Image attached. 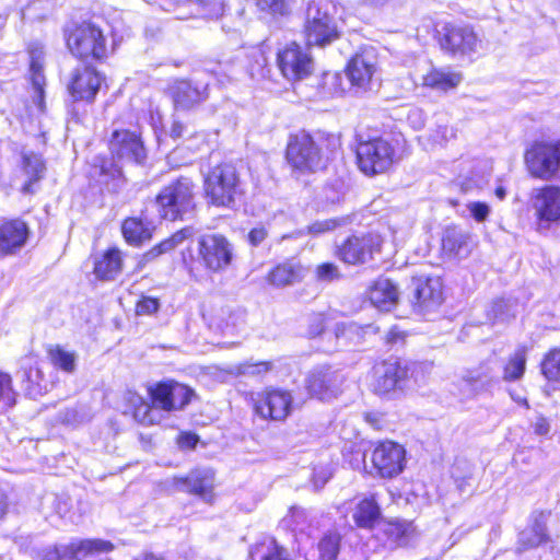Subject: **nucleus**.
Listing matches in <instances>:
<instances>
[{"instance_id": "1", "label": "nucleus", "mask_w": 560, "mask_h": 560, "mask_svg": "<svg viewBox=\"0 0 560 560\" xmlns=\"http://www.w3.org/2000/svg\"><path fill=\"white\" fill-rule=\"evenodd\" d=\"M340 150L341 141L335 133L301 128L288 135L283 159L292 174L312 175L326 171Z\"/></svg>"}, {"instance_id": "2", "label": "nucleus", "mask_w": 560, "mask_h": 560, "mask_svg": "<svg viewBox=\"0 0 560 560\" xmlns=\"http://www.w3.org/2000/svg\"><path fill=\"white\" fill-rule=\"evenodd\" d=\"M148 399L130 392L126 405L133 419L145 427L160 423L156 411L172 413L184 410L196 397L194 388L174 378H165L147 386Z\"/></svg>"}, {"instance_id": "3", "label": "nucleus", "mask_w": 560, "mask_h": 560, "mask_svg": "<svg viewBox=\"0 0 560 560\" xmlns=\"http://www.w3.org/2000/svg\"><path fill=\"white\" fill-rule=\"evenodd\" d=\"M61 34L66 50L81 63H107L119 47L115 32L104 30L90 19L69 21Z\"/></svg>"}, {"instance_id": "4", "label": "nucleus", "mask_w": 560, "mask_h": 560, "mask_svg": "<svg viewBox=\"0 0 560 560\" xmlns=\"http://www.w3.org/2000/svg\"><path fill=\"white\" fill-rule=\"evenodd\" d=\"M354 163L360 173L376 177L392 173L406 156V140L401 136H354Z\"/></svg>"}, {"instance_id": "5", "label": "nucleus", "mask_w": 560, "mask_h": 560, "mask_svg": "<svg viewBox=\"0 0 560 560\" xmlns=\"http://www.w3.org/2000/svg\"><path fill=\"white\" fill-rule=\"evenodd\" d=\"M234 246L222 233H203L197 237L196 252L186 247L180 252V262L195 280L205 275H215L226 270L234 260Z\"/></svg>"}, {"instance_id": "6", "label": "nucleus", "mask_w": 560, "mask_h": 560, "mask_svg": "<svg viewBox=\"0 0 560 560\" xmlns=\"http://www.w3.org/2000/svg\"><path fill=\"white\" fill-rule=\"evenodd\" d=\"M245 184L237 165L221 161L211 166L203 176L202 194L208 206L232 209L245 195Z\"/></svg>"}, {"instance_id": "7", "label": "nucleus", "mask_w": 560, "mask_h": 560, "mask_svg": "<svg viewBox=\"0 0 560 560\" xmlns=\"http://www.w3.org/2000/svg\"><path fill=\"white\" fill-rule=\"evenodd\" d=\"M153 203L160 221H184L197 209V185L190 176L179 175L158 190Z\"/></svg>"}, {"instance_id": "8", "label": "nucleus", "mask_w": 560, "mask_h": 560, "mask_svg": "<svg viewBox=\"0 0 560 560\" xmlns=\"http://www.w3.org/2000/svg\"><path fill=\"white\" fill-rule=\"evenodd\" d=\"M415 372L413 363L397 355L377 358L369 371L370 390L378 397L402 392Z\"/></svg>"}, {"instance_id": "9", "label": "nucleus", "mask_w": 560, "mask_h": 560, "mask_svg": "<svg viewBox=\"0 0 560 560\" xmlns=\"http://www.w3.org/2000/svg\"><path fill=\"white\" fill-rule=\"evenodd\" d=\"M523 163L529 178L549 182L560 174V138H538L523 152Z\"/></svg>"}, {"instance_id": "10", "label": "nucleus", "mask_w": 560, "mask_h": 560, "mask_svg": "<svg viewBox=\"0 0 560 560\" xmlns=\"http://www.w3.org/2000/svg\"><path fill=\"white\" fill-rule=\"evenodd\" d=\"M96 65L81 63L69 72L66 92L72 105H93L101 93L107 92V77Z\"/></svg>"}, {"instance_id": "11", "label": "nucleus", "mask_w": 560, "mask_h": 560, "mask_svg": "<svg viewBox=\"0 0 560 560\" xmlns=\"http://www.w3.org/2000/svg\"><path fill=\"white\" fill-rule=\"evenodd\" d=\"M383 245L384 238L377 232H354L335 246L334 256L346 266L359 267L381 255Z\"/></svg>"}, {"instance_id": "12", "label": "nucleus", "mask_w": 560, "mask_h": 560, "mask_svg": "<svg viewBox=\"0 0 560 560\" xmlns=\"http://www.w3.org/2000/svg\"><path fill=\"white\" fill-rule=\"evenodd\" d=\"M112 160L143 166L148 161V148L139 129L115 128L106 140Z\"/></svg>"}, {"instance_id": "13", "label": "nucleus", "mask_w": 560, "mask_h": 560, "mask_svg": "<svg viewBox=\"0 0 560 560\" xmlns=\"http://www.w3.org/2000/svg\"><path fill=\"white\" fill-rule=\"evenodd\" d=\"M292 393L282 387L266 386L252 400L253 413L267 422H284L292 413Z\"/></svg>"}, {"instance_id": "14", "label": "nucleus", "mask_w": 560, "mask_h": 560, "mask_svg": "<svg viewBox=\"0 0 560 560\" xmlns=\"http://www.w3.org/2000/svg\"><path fill=\"white\" fill-rule=\"evenodd\" d=\"M434 39L440 49L448 56H465L476 50L479 38L474 27L467 23L445 22L435 27Z\"/></svg>"}, {"instance_id": "15", "label": "nucleus", "mask_w": 560, "mask_h": 560, "mask_svg": "<svg viewBox=\"0 0 560 560\" xmlns=\"http://www.w3.org/2000/svg\"><path fill=\"white\" fill-rule=\"evenodd\" d=\"M173 108L191 112L205 104L210 96V84L189 77L175 78L165 89Z\"/></svg>"}, {"instance_id": "16", "label": "nucleus", "mask_w": 560, "mask_h": 560, "mask_svg": "<svg viewBox=\"0 0 560 560\" xmlns=\"http://www.w3.org/2000/svg\"><path fill=\"white\" fill-rule=\"evenodd\" d=\"M276 63L280 74L290 82L308 78L314 70L312 55L295 40L287 43L276 54Z\"/></svg>"}, {"instance_id": "17", "label": "nucleus", "mask_w": 560, "mask_h": 560, "mask_svg": "<svg viewBox=\"0 0 560 560\" xmlns=\"http://www.w3.org/2000/svg\"><path fill=\"white\" fill-rule=\"evenodd\" d=\"M536 230L538 232L560 224V186L545 184L535 188L530 196Z\"/></svg>"}, {"instance_id": "18", "label": "nucleus", "mask_w": 560, "mask_h": 560, "mask_svg": "<svg viewBox=\"0 0 560 560\" xmlns=\"http://www.w3.org/2000/svg\"><path fill=\"white\" fill-rule=\"evenodd\" d=\"M370 462L380 478L393 479L405 469L406 450L392 440L377 441L371 450Z\"/></svg>"}, {"instance_id": "19", "label": "nucleus", "mask_w": 560, "mask_h": 560, "mask_svg": "<svg viewBox=\"0 0 560 560\" xmlns=\"http://www.w3.org/2000/svg\"><path fill=\"white\" fill-rule=\"evenodd\" d=\"M411 285L409 303L415 313H431L443 304L445 300L444 288L439 277H415L412 278Z\"/></svg>"}, {"instance_id": "20", "label": "nucleus", "mask_w": 560, "mask_h": 560, "mask_svg": "<svg viewBox=\"0 0 560 560\" xmlns=\"http://www.w3.org/2000/svg\"><path fill=\"white\" fill-rule=\"evenodd\" d=\"M343 378L337 370L324 364L313 368L306 375L304 388L308 398L329 401L342 393Z\"/></svg>"}, {"instance_id": "21", "label": "nucleus", "mask_w": 560, "mask_h": 560, "mask_svg": "<svg viewBox=\"0 0 560 560\" xmlns=\"http://www.w3.org/2000/svg\"><path fill=\"white\" fill-rule=\"evenodd\" d=\"M340 31L327 12L319 8L308 7L307 18L303 25V36L307 47H325L340 37Z\"/></svg>"}, {"instance_id": "22", "label": "nucleus", "mask_w": 560, "mask_h": 560, "mask_svg": "<svg viewBox=\"0 0 560 560\" xmlns=\"http://www.w3.org/2000/svg\"><path fill=\"white\" fill-rule=\"evenodd\" d=\"M215 475L212 467H194L187 475H176L172 485L189 495L198 497L206 503L215 501Z\"/></svg>"}, {"instance_id": "23", "label": "nucleus", "mask_w": 560, "mask_h": 560, "mask_svg": "<svg viewBox=\"0 0 560 560\" xmlns=\"http://www.w3.org/2000/svg\"><path fill=\"white\" fill-rule=\"evenodd\" d=\"M377 71L376 56L368 49H360L354 52L345 67V73L350 86L359 92L371 90Z\"/></svg>"}, {"instance_id": "24", "label": "nucleus", "mask_w": 560, "mask_h": 560, "mask_svg": "<svg viewBox=\"0 0 560 560\" xmlns=\"http://www.w3.org/2000/svg\"><path fill=\"white\" fill-rule=\"evenodd\" d=\"M119 231L127 245L139 248L152 241L156 225L149 218L148 209L143 208L139 214L125 217L120 222Z\"/></svg>"}, {"instance_id": "25", "label": "nucleus", "mask_w": 560, "mask_h": 560, "mask_svg": "<svg viewBox=\"0 0 560 560\" xmlns=\"http://www.w3.org/2000/svg\"><path fill=\"white\" fill-rule=\"evenodd\" d=\"M31 228L22 218H5L0 222V257L14 256L26 245Z\"/></svg>"}, {"instance_id": "26", "label": "nucleus", "mask_w": 560, "mask_h": 560, "mask_svg": "<svg viewBox=\"0 0 560 560\" xmlns=\"http://www.w3.org/2000/svg\"><path fill=\"white\" fill-rule=\"evenodd\" d=\"M92 273L101 282L116 280L124 271L125 254L117 246L112 245L91 256Z\"/></svg>"}, {"instance_id": "27", "label": "nucleus", "mask_w": 560, "mask_h": 560, "mask_svg": "<svg viewBox=\"0 0 560 560\" xmlns=\"http://www.w3.org/2000/svg\"><path fill=\"white\" fill-rule=\"evenodd\" d=\"M364 298L375 308L389 312L398 304L399 290L392 279L382 275L368 284Z\"/></svg>"}, {"instance_id": "28", "label": "nucleus", "mask_w": 560, "mask_h": 560, "mask_svg": "<svg viewBox=\"0 0 560 560\" xmlns=\"http://www.w3.org/2000/svg\"><path fill=\"white\" fill-rule=\"evenodd\" d=\"M306 275L305 266L294 258H287L275 264L266 273L268 285L281 289L302 282Z\"/></svg>"}, {"instance_id": "29", "label": "nucleus", "mask_w": 560, "mask_h": 560, "mask_svg": "<svg viewBox=\"0 0 560 560\" xmlns=\"http://www.w3.org/2000/svg\"><path fill=\"white\" fill-rule=\"evenodd\" d=\"M472 249V237L458 225L451 224L444 228L441 235L440 254L448 259L467 257Z\"/></svg>"}, {"instance_id": "30", "label": "nucleus", "mask_w": 560, "mask_h": 560, "mask_svg": "<svg viewBox=\"0 0 560 560\" xmlns=\"http://www.w3.org/2000/svg\"><path fill=\"white\" fill-rule=\"evenodd\" d=\"M463 81L462 72L450 67H432L421 77L425 90L446 94L456 90Z\"/></svg>"}, {"instance_id": "31", "label": "nucleus", "mask_w": 560, "mask_h": 560, "mask_svg": "<svg viewBox=\"0 0 560 560\" xmlns=\"http://www.w3.org/2000/svg\"><path fill=\"white\" fill-rule=\"evenodd\" d=\"M191 234V226H184L176 230L167 237L161 240L149 249L140 254L137 258L136 269L142 270L145 266L156 260L160 256L174 250L177 246L189 238Z\"/></svg>"}, {"instance_id": "32", "label": "nucleus", "mask_w": 560, "mask_h": 560, "mask_svg": "<svg viewBox=\"0 0 560 560\" xmlns=\"http://www.w3.org/2000/svg\"><path fill=\"white\" fill-rule=\"evenodd\" d=\"M352 520L358 528L374 529L383 521L377 494L371 493L361 498L354 506Z\"/></svg>"}, {"instance_id": "33", "label": "nucleus", "mask_w": 560, "mask_h": 560, "mask_svg": "<svg viewBox=\"0 0 560 560\" xmlns=\"http://www.w3.org/2000/svg\"><path fill=\"white\" fill-rule=\"evenodd\" d=\"M30 58V80L37 96V104L40 108L45 104V85L46 78L44 74V48L39 43H30L26 47Z\"/></svg>"}, {"instance_id": "34", "label": "nucleus", "mask_w": 560, "mask_h": 560, "mask_svg": "<svg viewBox=\"0 0 560 560\" xmlns=\"http://www.w3.org/2000/svg\"><path fill=\"white\" fill-rule=\"evenodd\" d=\"M248 560H295L276 537L258 540L248 548Z\"/></svg>"}, {"instance_id": "35", "label": "nucleus", "mask_w": 560, "mask_h": 560, "mask_svg": "<svg viewBox=\"0 0 560 560\" xmlns=\"http://www.w3.org/2000/svg\"><path fill=\"white\" fill-rule=\"evenodd\" d=\"M383 535L392 549L404 548L415 535L413 521L404 518H388L383 521Z\"/></svg>"}, {"instance_id": "36", "label": "nucleus", "mask_w": 560, "mask_h": 560, "mask_svg": "<svg viewBox=\"0 0 560 560\" xmlns=\"http://www.w3.org/2000/svg\"><path fill=\"white\" fill-rule=\"evenodd\" d=\"M528 347L520 345L508 357L502 366V380L505 383H514L522 380L526 372Z\"/></svg>"}, {"instance_id": "37", "label": "nucleus", "mask_w": 560, "mask_h": 560, "mask_svg": "<svg viewBox=\"0 0 560 560\" xmlns=\"http://www.w3.org/2000/svg\"><path fill=\"white\" fill-rule=\"evenodd\" d=\"M538 370L546 384L560 388V345L551 346L542 353Z\"/></svg>"}, {"instance_id": "38", "label": "nucleus", "mask_w": 560, "mask_h": 560, "mask_svg": "<svg viewBox=\"0 0 560 560\" xmlns=\"http://www.w3.org/2000/svg\"><path fill=\"white\" fill-rule=\"evenodd\" d=\"M48 362L58 371L72 374L77 369V354L74 351H68L63 346L50 343L45 347Z\"/></svg>"}, {"instance_id": "39", "label": "nucleus", "mask_w": 560, "mask_h": 560, "mask_svg": "<svg viewBox=\"0 0 560 560\" xmlns=\"http://www.w3.org/2000/svg\"><path fill=\"white\" fill-rule=\"evenodd\" d=\"M183 2L189 7H196L198 13L194 18L205 21H219L228 12L225 0H183Z\"/></svg>"}, {"instance_id": "40", "label": "nucleus", "mask_w": 560, "mask_h": 560, "mask_svg": "<svg viewBox=\"0 0 560 560\" xmlns=\"http://www.w3.org/2000/svg\"><path fill=\"white\" fill-rule=\"evenodd\" d=\"M342 535L337 529L325 532L316 544L317 560H337L341 550Z\"/></svg>"}, {"instance_id": "41", "label": "nucleus", "mask_w": 560, "mask_h": 560, "mask_svg": "<svg viewBox=\"0 0 560 560\" xmlns=\"http://www.w3.org/2000/svg\"><path fill=\"white\" fill-rule=\"evenodd\" d=\"M295 0H253L256 10L271 19H284L292 14Z\"/></svg>"}, {"instance_id": "42", "label": "nucleus", "mask_w": 560, "mask_h": 560, "mask_svg": "<svg viewBox=\"0 0 560 560\" xmlns=\"http://www.w3.org/2000/svg\"><path fill=\"white\" fill-rule=\"evenodd\" d=\"M77 556H92L100 553H109L115 549V545L110 540L101 538H88L72 541Z\"/></svg>"}, {"instance_id": "43", "label": "nucleus", "mask_w": 560, "mask_h": 560, "mask_svg": "<svg viewBox=\"0 0 560 560\" xmlns=\"http://www.w3.org/2000/svg\"><path fill=\"white\" fill-rule=\"evenodd\" d=\"M36 560H81L77 556L72 541L69 544L51 545L40 549Z\"/></svg>"}, {"instance_id": "44", "label": "nucleus", "mask_w": 560, "mask_h": 560, "mask_svg": "<svg viewBox=\"0 0 560 560\" xmlns=\"http://www.w3.org/2000/svg\"><path fill=\"white\" fill-rule=\"evenodd\" d=\"M275 369V363L272 360H262V361H244L236 366V374L243 376H250L262 378L267 374L271 373Z\"/></svg>"}, {"instance_id": "45", "label": "nucleus", "mask_w": 560, "mask_h": 560, "mask_svg": "<svg viewBox=\"0 0 560 560\" xmlns=\"http://www.w3.org/2000/svg\"><path fill=\"white\" fill-rule=\"evenodd\" d=\"M119 161H114L110 156L101 155L92 164L94 175L108 178H118L122 176V170L118 165Z\"/></svg>"}, {"instance_id": "46", "label": "nucleus", "mask_w": 560, "mask_h": 560, "mask_svg": "<svg viewBox=\"0 0 560 560\" xmlns=\"http://www.w3.org/2000/svg\"><path fill=\"white\" fill-rule=\"evenodd\" d=\"M314 277L319 282H332L340 280L343 276L337 264L324 261L316 266Z\"/></svg>"}, {"instance_id": "47", "label": "nucleus", "mask_w": 560, "mask_h": 560, "mask_svg": "<svg viewBox=\"0 0 560 560\" xmlns=\"http://www.w3.org/2000/svg\"><path fill=\"white\" fill-rule=\"evenodd\" d=\"M16 396L11 374L0 370V402L11 408L16 404Z\"/></svg>"}, {"instance_id": "48", "label": "nucleus", "mask_w": 560, "mask_h": 560, "mask_svg": "<svg viewBox=\"0 0 560 560\" xmlns=\"http://www.w3.org/2000/svg\"><path fill=\"white\" fill-rule=\"evenodd\" d=\"M26 389L34 395H42L46 392L44 373L38 366H30L25 373Z\"/></svg>"}, {"instance_id": "49", "label": "nucleus", "mask_w": 560, "mask_h": 560, "mask_svg": "<svg viewBox=\"0 0 560 560\" xmlns=\"http://www.w3.org/2000/svg\"><path fill=\"white\" fill-rule=\"evenodd\" d=\"M551 514L550 511L539 510L532 515V528L537 535V544H547L550 540V536L547 532L546 521Z\"/></svg>"}, {"instance_id": "50", "label": "nucleus", "mask_w": 560, "mask_h": 560, "mask_svg": "<svg viewBox=\"0 0 560 560\" xmlns=\"http://www.w3.org/2000/svg\"><path fill=\"white\" fill-rule=\"evenodd\" d=\"M21 166L22 170L30 176H43L45 171V162L43 161L40 154L34 152L22 154Z\"/></svg>"}, {"instance_id": "51", "label": "nucleus", "mask_w": 560, "mask_h": 560, "mask_svg": "<svg viewBox=\"0 0 560 560\" xmlns=\"http://www.w3.org/2000/svg\"><path fill=\"white\" fill-rule=\"evenodd\" d=\"M160 299L141 294L135 303V314L137 316H152L160 310Z\"/></svg>"}, {"instance_id": "52", "label": "nucleus", "mask_w": 560, "mask_h": 560, "mask_svg": "<svg viewBox=\"0 0 560 560\" xmlns=\"http://www.w3.org/2000/svg\"><path fill=\"white\" fill-rule=\"evenodd\" d=\"M346 220L341 218H331L322 221H314L307 225L306 231L312 236H318L331 232L345 224Z\"/></svg>"}, {"instance_id": "53", "label": "nucleus", "mask_w": 560, "mask_h": 560, "mask_svg": "<svg viewBox=\"0 0 560 560\" xmlns=\"http://www.w3.org/2000/svg\"><path fill=\"white\" fill-rule=\"evenodd\" d=\"M407 337L408 332L406 330H402L399 326L394 325L385 334L384 343L388 347L404 346L406 343Z\"/></svg>"}, {"instance_id": "54", "label": "nucleus", "mask_w": 560, "mask_h": 560, "mask_svg": "<svg viewBox=\"0 0 560 560\" xmlns=\"http://www.w3.org/2000/svg\"><path fill=\"white\" fill-rule=\"evenodd\" d=\"M199 441V435L192 431H180L176 438L177 446L184 451L195 450Z\"/></svg>"}, {"instance_id": "55", "label": "nucleus", "mask_w": 560, "mask_h": 560, "mask_svg": "<svg viewBox=\"0 0 560 560\" xmlns=\"http://www.w3.org/2000/svg\"><path fill=\"white\" fill-rule=\"evenodd\" d=\"M467 208L477 222H483L490 213L489 206L482 201L470 202Z\"/></svg>"}, {"instance_id": "56", "label": "nucleus", "mask_w": 560, "mask_h": 560, "mask_svg": "<svg viewBox=\"0 0 560 560\" xmlns=\"http://www.w3.org/2000/svg\"><path fill=\"white\" fill-rule=\"evenodd\" d=\"M363 418L374 430L381 431L386 427L385 415L382 412L369 411L364 413Z\"/></svg>"}, {"instance_id": "57", "label": "nucleus", "mask_w": 560, "mask_h": 560, "mask_svg": "<svg viewBox=\"0 0 560 560\" xmlns=\"http://www.w3.org/2000/svg\"><path fill=\"white\" fill-rule=\"evenodd\" d=\"M533 433L538 436H547L550 432V421L547 417L540 415L532 424Z\"/></svg>"}, {"instance_id": "58", "label": "nucleus", "mask_w": 560, "mask_h": 560, "mask_svg": "<svg viewBox=\"0 0 560 560\" xmlns=\"http://www.w3.org/2000/svg\"><path fill=\"white\" fill-rule=\"evenodd\" d=\"M267 236L268 232L265 226H256L248 232L247 240L252 246H258Z\"/></svg>"}, {"instance_id": "59", "label": "nucleus", "mask_w": 560, "mask_h": 560, "mask_svg": "<svg viewBox=\"0 0 560 560\" xmlns=\"http://www.w3.org/2000/svg\"><path fill=\"white\" fill-rule=\"evenodd\" d=\"M186 131V125L180 120H174L170 128V136L173 139L183 138Z\"/></svg>"}, {"instance_id": "60", "label": "nucleus", "mask_w": 560, "mask_h": 560, "mask_svg": "<svg viewBox=\"0 0 560 560\" xmlns=\"http://www.w3.org/2000/svg\"><path fill=\"white\" fill-rule=\"evenodd\" d=\"M43 176L32 175L23 184L21 190L23 194H33L34 192V184L42 179Z\"/></svg>"}, {"instance_id": "61", "label": "nucleus", "mask_w": 560, "mask_h": 560, "mask_svg": "<svg viewBox=\"0 0 560 560\" xmlns=\"http://www.w3.org/2000/svg\"><path fill=\"white\" fill-rule=\"evenodd\" d=\"M8 512V497L5 493H0V520H2Z\"/></svg>"}, {"instance_id": "62", "label": "nucleus", "mask_w": 560, "mask_h": 560, "mask_svg": "<svg viewBox=\"0 0 560 560\" xmlns=\"http://www.w3.org/2000/svg\"><path fill=\"white\" fill-rule=\"evenodd\" d=\"M135 560H163L162 557L154 555L153 552L145 551L137 557Z\"/></svg>"}, {"instance_id": "63", "label": "nucleus", "mask_w": 560, "mask_h": 560, "mask_svg": "<svg viewBox=\"0 0 560 560\" xmlns=\"http://www.w3.org/2000/svg\"><path fill=\"white\" fill-rule=\"evenodd\" d=\"M494 195L499 198V199H503L506 195V191H505V188L502 187V186H498L495 187L494 189Z\"/></svg>"}, {"instance_id": "64", "label": "nucleus", "mask_w": 560, "mask_h": 560, "mask_svg": "<svg viewBox=\"0 0 560 560\" xmlns=\"http://www.w3.org/2000/svg\"><path fill=\"white\" fill-rule=\"evenodd\" d=\"M70 115L75 121L82 120V116L78 113V110L74 107L70 110Z\"/></svg>"}]
</instances>
